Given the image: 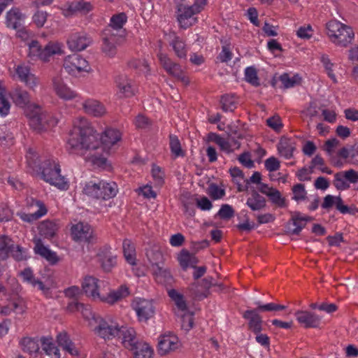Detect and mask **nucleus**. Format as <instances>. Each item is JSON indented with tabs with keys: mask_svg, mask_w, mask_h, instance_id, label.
Here are the masks:
<instances>
[{
	"mask_svg": "<svg viewBox=\"0 0 358 358\" xmlns=\"http://www.w3.org/2000/svg\"><path fill=\"white\" fill-rule=\"evenodd\" d=\"M334 185L338 190H346L350 188V185L345 180L342 171L334 175Z\"/></svg>",
	"mask_w": 358,
	"mask_h": 358,
	"instance_id": "obj_55",
	"label": "nucleus"
},
{
	"mask_svg": "<svg viewBox=\"0 0 358 358\" xmlns=\"http://www.w3.org/2000/svg\"><path fill=\"white\" fill-rule=\"evenodd\" d=\"M17 36L27 42L28 57L32 61L46 62L50 61L51 57L63 54L62 45L60 43L50 41L45 46H42L38 41L31 39L32 33L25 28L19 29Z\"/></svg>",
	"mask_w": 358,
	"mask_h": 358,
	"instance_id": "obj_4",
	"label": "nucleus"
},
{
	"mask_svg": "<svg viewBox=\"0 0 358 358\" xmlns=\"http://www.w3.org/2000/svg\"><path fill=\"white\" fill-rule=\"evenodd\" d=\"M152 176L157 185H162L164 182V172L163 169L157 165L152 167Z\"/></svg>",
	"mask_w": 358,
	"mask_h": 358,
	"instance_id": "obj_59",
	"label": "nucleus"
},
{
	"mask_svg": "<svg viewBox=\"0 0 358 358\" xmlns=\"http://www.w3.org/2000/svg\"><path fill=\"white\" fill-rule=\"evenodd\" d=\"M64 69L71 75L76 76L81 72H90L91 67L88 62L78 54L67 56L64 61Z\"/></svg>",
	"mask_w": 358,
	"mask_h": 358,
	"instance_id": "obj_10",
	"label": "nucleus"
},
{
	"mask_svg": "<svg viewBox=\"0 0 358 358\" xmlns=\"http://www.w3.org/2000/svg\"><path fill=\"white\" fill-rule=\"evenodd\" d=\"M266 122V125L276 133H280L283 128L282 120L278 115H274L268 117Z\"/></svg>",
	"mask_w": 358,
	"mask_h": 358,
	"instance_id": "obj_52",
	"label": "nucleus"
},
{
	"mask_svg": "<svg viewBox=\"0 0 358 358\" xmlns=\"http://www.w3.org/2000/svg\"><path fill=\"white\" fill-rule=\"evenodd\" d=\"M130 351L134 358H153V349L145 342H140Z\"/></svg>",
	"mask_w": 358,
	"mask_h": 358,
	"instance_id": "obj_35",
	"label": "nucleus"
},
{
	"mask_svg": "<svg viewBox=\"0 0 358 358\" xmlns=\"http://www.w3.org/2000/svg\"><path fill=\"white\" fill-rule=\"evenodd\" d=\"M42 349L50 358H60L59 349L52 343L51 338L42 337L41 339Z\"/></svg>",
	"mask_w": 358,
	"mask_h": 358,
	"instance_id": "obj_40",
	"label": "nucleus"
},
{
	"mask_svg": "<svg viewBox=\"0 0 358 358\" xmlns=\"http://www.w3.org/2000/svg\"><path fill=\"white\" fill-rule=\"evenodd\" d=\"M221 103L224 112H232L236 108L237 103L234 95H223L221 98Z\"/></svg>",
	"mask_w": 358,
	"mask_h": 358,
	"instance_id": "obj_47",
	"label": "nucleus"
},
{
	"mask_svg": "<svg viewBox=\"0 0 358 358\" xmlns=\"http://www.w3.org/2000/svg\"><path fill=\"white\" fill-rule=\"evenodd\" d=\"M6 93L0 95V115L6 117L8 115L10 109V103L6 96Z\"/></svg>",
	"mask_w": 358,
	"mask_h": 358,
	"instance_id": "obj_60",
	"label": "nucleus"
},
{
	"mask_svg": "<svg viewBox=\"0 0 358 358\" xmlns=\"http://www.w3.org/2000/svg\"><path fill=\"white\" fill-rule=\"evenodd\" d=\"M99 280L90 275L86 276L82 282L83 291H97L100 289Z\"/></svg>",
	"mask_w": 358,
	"mask_h": 358,
	"instance_id": "obj_49",
	"label": "nucleus"
},
{
	"mask_svg": "<svg viewBox=\"0 0 358 358\" xmlns=\"http://www.w3.org/2000/svg\"><path fill=\"white\" fill-rule=\"evenodd\" d=\"M270 201L278 207L283 208L286 206L285 199L282 196L280 191L274 189L268 196Z\"/></svg>",
	"mask_w": 358,
	"mask_h": 358,
	"instance_id": "obj_57",
	"label": "nucleus"
},
{
	"mask_svg": "<svg viewBox=\"0 0 358 358\" xmlns=\"http://www.w3.org/2000/svg\"><path fill=\"white\" fill-rule=\"evenodd\" d=\"M246 205L252 211H259L266 207V199L261 196L256 190H253L250 196L247 199Z\"/></svg>",
	"mask_w": 358,
	"mask_h": 358,
	"instance_id": "obj_33",
	"label": "nucleus"
},
{
	"mask_svg": "<svg viewBox=\"0 0 358 358\" xmlns=\"http://www.w3.org/2000/svg\"><path fill=\"white\" fill-rule=\"evenodd\" d=\"M127 22L124 13H118L111 16L108 25L102 32V50L109 57H114L117 47L124 41L126 31L124 29Z\"/></svg>",
	"mask_w": 358,
	"mask_h": 358,
	"instance_id": "obj_3",
	"label": "nucleus"
},
{
	"mask_svg": "<svg viewBox=\"0 0 358 358\" xmlns=\"http://www.w3.org/2000/svg\"><path fill=\"white\" fill-rule=\"evenodd\" d=\"M26 159L30 171L41 178L62 190L67 189L68 181L61 175L59 164L54 159H48L41 162L38 153L29 148L26 154Z\"/></svg>",
	"mask_w": 358,
	"mask_h": 358,
	"instance_id": "obj_2",
	"label": "nucleus"
},
{
	"mask_svg": "<svg viewBox=\"0 0 358 358\" xmlns=\"http://www.w3.org/2000/svg\"><path fill=\"white\" fill-rule=\"evenodd\" d=\"M27 306L24 300L18 296L17 292H0V313L8 315L11 312L22 314Z\"/></svg>",
	"mask_w": 358,
	"mask_h": 358,
	"instance_id": "obj_8",
	"label": "nucleus"
},
{
	"mask_svg": "<svg viewBox=\"0 0 358 358\" xmlns=\"http://www.w3.org/2000/svg\"><path fill=\"white\" fill-rule=\"evenodd\" d=\"M277 148L280 155L285 159H289L293 157L295 147L290 139L281 138L277 145Z\"/></svg>",
	"mask_w": 358,
	"mask_h": 358,
	"instance_id": "obj_36",
	"label": "nucleus"
},
{
	"mask_svg": "<svg viewBox=\"0 0 358 358\" xmlns=\"http://www.w3.org/2000/svg\"><path fill=\"white\" fill-rule=\"evenodd\" d=\"M120 329V336L117 337L122 339L124 347L129 351L141 342L137 338L136 331L133 328L121 326Z\"/></svg>",
	"mask_w": 358,
	"mask_h": 358,
	"instance_id": "obj_25",
	"label": "nucleus"
},
{
	"mask_svg": "<svg viewBox=\"0 0 358 358\" xmlns=\"http://www.w3.org/2000/svg\"><path fill=\"white\" fill-rule=\"evenodd\" d=\"M133 306L140 321H147L152 317L155 313L152 301L145 299H138L134 301Z\"/></svg>",
	"mask_w": 358,
	"mask_h": 358,
	"instance_id": "obj_17",
	"label": "nucleus"
},
{
	"mask_svg": "<svg viewBox=\"0 0 358 358\" xmlns=\"http://www.w3.org/2000/svg\"><path fill=\"white\" fill-rule=\"evenodd\" d=\"M292 199L296 201H303L306 198L307 192L305 185L301 183L296 184L292 187Z\"/></svg>",
	"mask_w": 358,
	"mask_h": 358,
	"instance_id": "obj_54",
	"label": "nucleus"
},
{
	"mask_svg": "<svg viewBox=\"0 0 358 358\" xmlns=\"http://www.w3.org/2000/svg\"><path fill=\"white\" fill-rule=\"evenodd\" d=\"M296 36L303 40H309L313 34V29L310 24L300 27L296 32Z\"/></svg>",
	"mask_w": 358,
	"mask_h": 358,
	"instance_id": "obj_58",
	"label": "nucleus"
},
{
	"mask_svg": "<svg viewBox=\"0 0 358 358\" xmlns=\"http://www.w3.org/2000/svg\"><path fill=\"white\" fill-rule=\"evenodd\" d=\"M208 194L213 200L222 199L225 195V190L215 183H211L208 187Z\"/></svg>",
	"mask_w": 358,
	"mask_h": 358,
	"instance_id": "obj_51",
	"label": "nucleus"
},
{
	"mask_svg": "<svg viewBox=\"0 0 358 358\" xmlns=\"http://www.w3.org/2000/svg\"><path fill=\"white\" fill-rule=\"evenodd\" d=\"M295 315L297 321L305 328H317L320 324V317L313 313L301 310L296 312Z\"/></svg>",
	"mask_w": 358,
	"mask_h": 358,
	"instance_id": "obj_26",
	"label": "nucleus"
},
{
	"mask_svg": "<svg viewBox=\"0 0 358 358\" xmlns=\"http://www.w3.org/2000/svg\"><path fill=\"white\" fill-rule=\"evenodd\" d=\"M65 296L69 298V299H72V301L69 302L67 306V309L73 312L76 310H80V309H82V314L83 315V313L85 315H88L87 312L85 311V309L90 310L89 308H84V305L82 303H79L78 301L79 299H80L81 296L83 295V294H85V292H64Z\"/></svg>",
	"mask_w": 358,
	"mask_h": 358,
	"instance_id": "obj_34",
	"label": "nucleus"
},
{
	"mask_svg": "<svg viewBox=\"0 0 358 358\" xmlns=\"http://www.w3.org/2000/svg\"><path fill=\"white\" fill-rule=\"evenodd\" d=\"M157 57L161 66L169 75L180 80L185 85L189 83V80L179 64L173 62L167 55L164 53L158 54Z\"/></svg>",
	"mask_w": 358,
	"mask_h": 358,
	"instance_id": "obj_9",
	"label": "nucleus"
},
{
	"mask_svg": "<svg viewBox=\"0 0 358 358\" xmlns=\"http://www.w3.org/2000/svg\"><path fill=\"white\" fill-rule=\"evenodd\" d=\"M257 308L254 310H248L243 314V318L248 320V329L255 334H257L262 330V320L261 316L257 313Z\"/></svg>",
	"mask_w": 358,
	"mask_h": 358,
	"instance_id": "obj_27",
	"label": "nucleus"
},
{
	"mask_svg": "<svg viewBox=\"0 0 358 358\" xmlns=\"http://www.w3.org/2000/svg\"><path fill=\"white\" fill-rule=\"evenodd\" d=\"M23 280L33 286L38 285L39 289L43 290L44 285L42 282L36 280L34 275L33 271L30 268H24L20 273Z\"/></svg>",
	"mask_w": 358,
	"mask_h": 358,
	"instance_id": "obj_46",
	"label": "nucleus"
},
{
	"mask_svg": "<svg viewBox=\"0 0 358 358\" xmlns=\"http://www.w3.org/2000/svg\"><path fill=\"white\" fill-rule=\"evenodd\" d=\"M91 43V38L85 32L72 34L67 41V45L72 51H82Z\"/></svg>",
	"mask_w": 358,
	"mask_h": 358,
	"instance_id": "obj_20",
	"label": "nucleus"
},
{
	"mask_svg": "<svg viewBox=\"0 0 358 358\" xmlns=\"http://www.w3.org/2000/svg\"><path fill=\"white\" fill-rule=\"evenodd\" d=\"M320 62H322L324 69L329 76V78L334 82L336 83V77L334 73L333 67L334 64L331 62L329 56L326 54L322 55L320 57Z\"/></svg>",
	"mask_w": 358,
	"mask_h": 358,
	"instance_id": "obj_50",
	"label": "nucleus"
},
{
	"mask_svg": "<svg viewBox=\"0 0 358 358\" xmlns=\"http://www.w3.org/2000/svg\"><path fill=\"white\" fill-rule=\"evenodd\" d=\"M85 292L87 297L96 302H102L113 305L126 297L129 292Z\"/></svg>",
	"mask_w": 358,
	"mask_h": 358,
	"instance_id": "obj_15",
	"label": "nucleus"
},
{
	"mask_svg": "<svg viewBox=\"0 0 358 358\" xmlns=\"http://www.w3.org/2000/svg\"><path fill=\"white\" fill-rule=\"evenodd\" d=\"M19 343L22 351L30 355H36L39 352L40 347L37 337H23Z\"/></svg>",
	"mask_w": 358,
	"mask_h": 358,
	"instance_id": "obj_32",
	"label": "nucleus"
},
{
	"mask_svg": "<svg viewBox=\"0 0 358 358\" xmlns=\"http://www.w3.org/2000/svg\"><path fill=\"white\" fill-rule=\"evenodd\" d=\"M52 85L55 94L61 99L70 101L78 96V93L69 87L67 84H66L64 80L59 77L53 78Z\"/></svg>",
	"mask_w": 358,
	"mask_h": 358,
	"instance_id": "obj_19",
	"label": "nucleus"
},
{
	"mask_svg": "<svg viewBox=\"0 0 358 358\" xmlns=\"http://www.w3.org/2000/svg\"><path fill=\"white\" fill-rule=\"evenodd\" d=\"M180 346L178 338L172 334H165L159 338L158 343V354L164 356L178 350Z\"/></svg>",
	"mask_w": 358,
	"mask_h": 358,
	"instance_id": "obj_14",
	"label": "nucleus"
},
{
	"mask_svg": "<svg viewBox=\"0 0 358 358\" xmlns=\"http://www.w3.org/2000/svg\"><path fill=\"white\" fill-rule=\"evenodd\" d=\"M134 123L136 127L140 129H146L150 126V120L142 114H139L136 117Z\"/></svg>",
	"mask_w": 358,
	"mask_h": 358,
	"instance_id": "obj_62",
	"label": "nucleus"
},
{
	"mask_svg": "<svg viewBox=\"0 0 358 358\" xmlns=\"http://www.w3.org/2000/svg\"><path fill=\"white\" fill-rule=\"evenodd\" d=\"M84 112L90 115L100 117L106 113V109L103 103L94 99H87L82 103Z\"/></svg>",
	"mask_w": 358,
	"mask_h": 358,
	"instance_id": "obj_24",
	"label": "nucleus"
},
{
	"mask_svg": "<svg viewBox=\"0 0 358 358\" xmlns=\"http://www.w3.org/2000/svg\"><path fill=\"white\" fill-rule=\"evenodd\" d=\"M57 343L64 351L69 353L72 357L75 358H84V357L80 355V350L71 341L66 332L62 331L57 334Z\"/></svg>",
	"mask_w": 358,
	"mask_h": 358,
	"instance_id": "obj_23",
	"label": "nucleus"
},
{
	"mask_svg": "<svg viewBox=\"0 0 358 358\" xmlns=\"http://www.w3.org/2000/svg\"><path fill=\"white\" fill-rule=\"evenodd\" d=\"M199 13L192 6L183 3L177 5V20L179 26L183 29H187L197 22V18L194 15Z\"/></svg>",
	"mask_w": 358,
	"mask_h": 358,
	"instance_id": "obj_12",
	"label": "nucleus"
},
{
	"mask_svg": "<svg viewBox=\"0 0 358 358\" xmlns=\"http://www.w3.org/2000/svg\"><path fill=\"white\" fill-rule=\"evenodd\" d=\"M120 130L107 127L99 134L85 117H78L74 122L67 141V149L71 153L85 152V159L92 165L105 168L110 150L122 139Z\"/></svg>",
	"mask_w": 358,
	"mask_h": 358,
	"instance_id": "obj_1",
	"label": "nucleus"
},
{
	"mask_svg": "<svg viewBox=\"0 0 358 358\" xmlns=\"http://www.w3.org/2000/svg\"><path fill=\"white\" fill-rule=\"evenodd\" d=\"M175 54L179 58H186L187 50L185 41L179 36L174 35L173 39L170 42Z\"/></svg>",
	"mask_w": 358,
	"mask_h": 358,
	"instance_id": "obj_38",
	"label": "nucleus"
},
{
	"mask_svg": "<svg viewBox=\"0 0 358 358\" xmlns=\"http://www.w3.org/2000/svg\"><path fill=\"white\" fill-rule=\"evenodd\" d=\"M34 249L36 254L39 255L52 264H55L59 261L57 253L45 246L40 239L35 242Z\"/></svg>",
	"mask_w": 358,
	"mask_h": 358,
	"instance_id": "obj_29",
	"label": "nucleus"
},
{
	"mask_svg": "<svg viewBox=\"0 0 358 358\" xmlns=\"http://www.w3.org/2000/svg\"><path fill=\"white\" fill-rule=\"evenodd\" d=\"M46 213V208L44 206H41L39 210L34 213H25L23 212H20L17 213V215L24 222L30 223L39 219L45 215Z\"/></svg>",
	"mask_w": 358,
	"mask_h": 358,
	"instance_id": "obj_45",
	"label": "nucleus"
},
{
	"mask_svg": "<svg viewBox=\"0 0 358 358\" xmlns=\"http://www.w3.org/2000/svg\"><path fill=\"white\" fill-rule=\"evenodd\" d=\"M123 253L126 261L131 265L136 264V250L134 244L129 239H125L122 243Z\"/></svg>",
	"mask_w": 358,
	"mask_h": 358,
	"instance_id": "obj_41",
	"label": "nucleus"
},
{
	"mask_svg": "<svg viewBox=\"0 0 358 358\" xmlns=\"http://www.w3.org/2000/svg\"><path fill=\"white\" fill-rule=\"evenodd\" d=\"M244 79L245 80L254 87L260 85V80L257 75V69L253 66H248L244 70Z\"/></svg>",
	"mask_w": 358,
	"mask_h": 358,
	"instance_id": "obj_44",
	"label": "nucleus"
},
{
	"mask_svg": "<svg viewBox=\"0 0 358 358\" xmlns=\"http://www.w3.org/2000/svg\"><path fill=\"white\" fill-rule=\"evenodd\" d=\"M176 308V314L190 313L196 310L194 302H191L181 292H168Z\"/></svg>",
	"mask_w": 358,
	"mask_h": 358,
	"instance_id": "obj_18",
	"label": "nucleus"
},
{
	"mask_svg": "<svg viewBox=\"0 0 358 358\" xmlns=\"http://www.w3.org/2000/svg\"><path fill=\"white\" fill-rule=\"evenodd\" d=\"M312 220L311 217L302 216L300 213H297L292 217V224L295 227L292 230V234L299 235L302 229L306 227V222Z\"/></svg>",
	"mask_w": 358,
	"mask_h": 358,
	"instance_id": "obj_43",
	"label": "nucleus"
},
{
	"mask_svg": "<svg viewBox=\"0 0 358 358\" xmlns=\"http://www.w3.org/2000/svg\"><path fill=\"white\" fill-rule=\"evenodd\" d=\"M336 206V209L340 213H348V206L343 204V200L340 196H334L331 194H327L324 196L322 208L329 210L334 206Z\"/></svg>",
	"mask_w": 358,
	"mask_h": 358,
	"instance_id": "obj_31",
	"label": "nucleus"
},
{
	"mask_svg": "<svg viewBox=\"0 0 358 358\" xmlns=\"http://www.w3.org/2000/svg\"><path fill=\"white\" fill-rule=\"evenodd\" d=\"M85 311L88 315L83 313V317L90 321L95 335L104 341H110L120 336L121 327L117 322L109 318L96 316L90 310L85 309Z\"/></svg>",
	"mask_w": 358,
	"mask_h": 358,
	"instance_id": "obj_6",
	"label": "nucleus"
},
{
	"mask_svg": "<svg viewBox=\"0 0 358 358\" xmlns=\"http://www.w3.org/2000/svg\"><path fill=\"white\" fill-rule=\"evenodd\" d=\"M195 313L194 311H191L190 313H185L179 314L181 317L182 320V324L181 327L185 331H189L192 328L194 327V315Z\"/></svg>",
	"mask_w": 358,
	"mask_h": 358,
	"instance_id": "obj_53",
	"label": "nucleus"
},
{
	"mask_svg": "<svg viewBox=\"0 0 358 358\" xmlns=\"http://www.w3.org/2000/svg\"><path fill=\"white\" fill-rule=\"evenodd\" d=\"M57 229V225L51 221H44L39 226L40 234L48 239L55 236Z\"/></svg>",
	"mask_w": 358,
	"mask_h": 358,
	"instance_id": "obj_42",
	"label": "nucleus"
},
{
	"mask_svg": "<svg viewBox=\"0 0 358 358\" xmlns=\"http://www.w3.org/2000/svg\"><path fill=\"white\" fill-rule=\"evenodd\" d=\"M15 76L27 87L34 89L38 84V79L30 72V69L24 64H20L15 67Z\"/></svg>",
	"mask_w": 358,
	"mask_h": 358,
	"instance_id": "obj_22",
	"label": "nucleus"
},
{
	"mask_svg": "<svg viewBox=\"0 0 358 358\" xmlns=\"http://www.w3.org/2000/svg\"><path fill=\"white\" fill-rule=\"evenodd\" d=\"M10 96L16 106L24 108L30 104L29 94L20 87H16L10 92Z\"/></svg>",
	"mask_w": 358,
	"mask_h": 358,
	"instance_id": "obj_30",
	"label": "nucleus"
},
{
	"mask_svg": "<svg viewBox=\"0 0 358 358\" xmlns=\"http://www.w3.org/2000/svg\"><path fill=\"white\" fill-rule=\"evenodd\" d=\"M24 114L29 120V125L35 130H42L47 122L46 113L37 104L30 103L24 108Z\"/></svg>",
	"mask_w": 358,
	"mask_h": 358,
	"instance_id": "obj_11",
	"label": "nucleus"
},
{
	"mask_svg": "<svg viewBox=\"0 0 358 358\" xmlns=\"http://www.w3.org/2000/svg\"><path fill=\"white\" fill-rule=\"evenodd\" d=\"M129 66L138 71L139 73L148 74L150 71L149 66L145 60L134 59L129 62Z\"/></svg>",
	"mask_w": 358,
	"mask_h": 358,
	"instance_id": "obj_56",
	"label": "nucleus"
},
{
	"mask_svg": "<svg viewBox=\"0 0 358 358\" xmlns=\"http://www.w3.org/2000/svg\"><path fill=\"white\" fill-rule=\"evenodd\" d=\"M178 260L183 269H187L189 266L194 267L199 262L198 258L195 255L190 253L185 249L181 250L178 255Z\"/></svg>",
	"mask_w": 358,
	"mask_h": 358,
	"instance_id": "obj_37",
	"label": "nucleus"
},
{
	"mask_svg": "<svg viewBox=\"0 0 358 358\" xmlns=\"http://www.w3.org/2000/svg\"><path fill=\"white\" fill-rule=\"evenodd\" d=\"M71 235L76 241L90 243L93 239V229L87 223L80 222L71 227Z\"/></svg>",
	"mask_w": 358,
	"mask_h": 358,
	"instance_id": "obj_16",
	"label": "nucleus"
},
{
	"mask_svg": "<svg viewBox=\"0 0 358 358\" xmlns=\"http://www.w3.org/2000/svg\"><path fill=\"white\" fill-rule=\"evenodd\" d=\"M339 141L333 138L325 141L323 145V150H324L329 157L333 156L334 149L339 145Z\"/></svg>",
	"mask_w": 358,
	"mask_h": 358,
	"instance_id": "obj_61",
	"label": "nucleus"
},
{
	"mask_svg": "<svg viewBox=\"0 0 358 358\" xmlns=\"http://www.w3.org/2000/svg\"><path fill=\"white\" fill-rule=\"evenodd\" d=\"M97 257L102 268L106 272L110 271L117 264V257L112 253L110 247L108 245L99 249Z\"/></svg>",
	"mask_w": 358,
	"mask_h": 358,
	"instance_id": "obj_21",
	"label": "nucleus"
},
{
	"mask_svg": "<svg viewBox=\"0 0 358 358\" xmlns=\"http://www.w3.org/2000/svg\"><path fill=\"white\" fill-rule=\"evenodd\" d=\"M83 193L92 199L108 200L116 196L117 186L114 182L92 180L85 182Z\"/></svg>",
	"mask_w": 358,
	"mask_h": 358,
	"instance_id": "obj_7",
	"label": "nucleus"
},
{
	"mask_svg": "<svg viewBox=\"0 0 358 358\" xmlns=\"http://www.w3.org/2000/svg\"><path fill=\"white\" fill-rule=\"evenodd\" d=\"M6 24L7 27L17 29L22 26L25 15L17 8H13L6 13Z\"/></svg>",
	"mask_w": 358,
	"mask_h": 358,
	"instance_id": "obj_28",
	"label": "nucleus"
},
{
	"mask_svg": "<svg viewBox=\"0 0 358 358\" xmlns=\"http://www.w3.org/2000/svg\"><path fill=\"white\" fill-rule=\"evenodd\" d=\"M169 148L173 159L185 156V151L182 149L180 142L176 135L169 136Z\"/></svg>",
	"mask_w": 358,
	"mask_h": 358,
	"instance_id": "obj_39",
	"label": "nucleus"
},
{
	"mask_svg": "<svg viewBox=\"0 0 358 358\" xmlns=\"http://www.w3.org/2000/svg\"><path fill=\"white\" fill-rule=\"evenodd\" d=\"M233 208L229 204H223L217 213V215L224 220H229L234 216Z\"/></svg>",
	"mask_w": 358,
	"mask_h": 358,
	"instance_id": "obj_63",
	"label": "nucleus"
},
{
	"mask_svg": "<svg viewBox=\"0 0 358 358\" xmlns=\"http://www.w3.org/2000/svg\"><path fill=\"white\" fill-rule=\"evenodd\" d=\"M301 80V78L298 74L290 76L288 73H286L282 74L279 78V80L285 88H291L294 87L296 85L300 83Z\"/></svg>",
	"mask_w": 358,
	"mask_h": 358,
	"instance_id": "obj_48",
	"label": "nucleus"
},
{
	"mask_svg": "<svg viewBox=\"0 0 358 358\" xmlns=\"http://www.w3.org/2000/svg\"><path fill=\"white\" fill-rule=\"evenodd\" d=\"M325 34L330 42L341 48H347L355 38L352 28L336 19L326 22Z\"/></svg>",
	"mask_w": 358,
	"mask_h": 358,
	"instance_id": "obj_5",
	"label": "nucleus"
},
{
	"mask_svg": "<svg viewBox=\"0 0 358 358\" xmlns=\"http://www.w3.org/2000/svg\"><path fill=\"white\" fill-rule=\"evenodd\" d=\"M48 14L42 10L36 11L32 17L33 22L37 27H42L47 20Z\"/></svg>",
	"mask_w": 358,
	"mask_h": 358,
	"instance_id": "obj_64",
	"label": "nucleus"
},
{
	"mask_svg": "<svg viewBox=\"0 0 358 358\" xmlns=\"http://www.w3.org/2000/svg\"><path fill=\"white\" fill-rule=\"evenodd\" d=\"M117 94L120 97L130 98L137 92L138 88L135 82L127 75H120L115 78Z\"/></svg>",
	"mask_w": 358,
	"mask_h": 358,
	"instance_id": "obj_13",
	"label": "nucleus"
}]
</instances>
